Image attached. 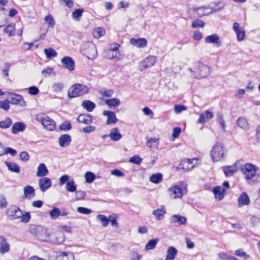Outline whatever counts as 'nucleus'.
Wrapping results in <instances>:
<instances>
[{
    "label": "nucleus",
    "instance_id": "nucleus-1",
    "mask_svg": "<svg viewBox=\"0 0 260 260\" xmlns=\"http://www.w3.org/2000/svg\"><path fill=\"white\" fill-rule=\"evenodd\" d=\"M210 154L213 162L222 161L228 156V150L223 144L217 142L212 146Z\"/></svg>",
    "mask_w": 260,
    "mask_h": 260
},
{
    "label": "nucleus",
    "instance_id": "nucleus-2",
    "mask_svg": "<svg viewBox=\"0 0 260 260\" xmlns=\"http://www.w3.org/2000/svg\"><path fill=\"white\" fill-rule=\"evenodd\" d=\"M190 70L192 73V76L199 79L207 78L211 73L210 68L201 62L196 63Z\"/></svg>",
    "mask_w": 260,
    "mask_h": 260
},
{
    "label": "nucleus",
    "instance_id": "nucleus-3",
    "mask_svg": "<svg viewBox=\"0 0 260 260\" xmlns=\"http://www.w3.org/2000/svg\"><path fill=\"white\" fill-rule=\"evenodd\" d=\"M82 54L88 59H93L97 55V50L94 44L91 42H85L81 46Z\"/></svg>",
    "mask_w": 260,
    "mask_h": 260
},
{
    "label": "nucleus",
    "instance_id": "nucleus-4",
    "mask_svg": "<svg viewBox=\"0 0 260 260\" xmlns=\"http://www.w3.org/2000/svg\"><path fill=\"white\" fill-rule=\"evenodd\" d=\"M36 119L49 131H53L55 128V122L44 113L38 114L36 116Z\"/></svg>",
    "mask_w": 260,
    "mask_h": 260
},
{
    "label": "nucleus",
    "instance_id": "nucleus-5",
    "mask_svg": "<svg viewBox=\"0 0 260 260\" xmlns=\"http://www.w3.org/2000/svg\"><path fill=\"white\" fill-rule=\"evenodd\" d=\"M88 87L84 85L76 84L73 85L68 92V95L70 98H74L83 95L88 92Z\"/></svg>",
    "mask_w": 260,
    "mask_h": 260
},
{
    "label": "nucleus",
    "instance_id": "nucleus-6",
    "mask_svg": "<svg viewBox=\"0 0 260 260\" xmlns=\"http://www.w3.org/2000/svg\"><path fill=\"white\" fill-rule=\"evenodd\" d=\"M257 168L251 164H246L242 169L246 180H251L255 176Z\"/></svg>",
    "mask_w": 260,
    "mask_h": 260
},
{
    "label": "nucleus",
    "instance_id": "nucleus-7",
    "mask_svg": "<svg viewBox=\"0 0 260 260\" xmlns=\"http://www.w3.org/2000/svg\"><path fill=\"white\" fill-rule=\"evenodd\" d=\"M65 240L64 234L63 232L61 231H56L51 232L50 239H46L49 242L54 244H62Z\"/></svg>",
    "mask_w": 260,
    "mask_h": 260
},
{
    "label": "nucleus",
    "instance_id": "nucleus-8",
    "mask_svg": "<svg viewBox=\"0 0 260 260\" xmlns=\"http://www.w3.org/2000/svg\"><path fill=\"white\" fill-rule=\"evenodd\" d=\"M157 60L155 56L149 55L141 61L139 65V70L143 71L149 67L154 65Z\"/></svg>",
    "mask_w": 260,
    "mask_h": 260
},
{
    "label": "nucleus",
    "instance_id": "nucleus-9",
    "mask_svg": "<svg viewBox=\"0 0 260 260\" xmlns=\"http://www.w3.org/2000/svg\"><path fill=\"white\" fill-rule=\"evenodd\" d=\"M9 102L13 105H18L21 107H24L26 106V102L23 99L22 95L16 94L13 92L9 93Z\"/></svg>",
    "mask_w": 260,
    "mask_h": 260
},
{
    "label": "nucleus",
    "instance_id": "nucleus-10",
    "mask_svg": "<svg viewBox=\"0 0 260 260\" xmlns=\"http://www.w3.org/2000/svg\"><path fill=\"white\" fill-rule=\"evenodd\" d=\"M7 214L12 219H19L22 216V211L16 206H11L8 209Z\"/></svg>",
    "mask_w": 260,
    "mask_h": 260
},
{
    "label": "nucleus",
    "instance_id": "nucleus-11",
    "mask_svg": "<svg viewBox=\"0 0 260 260\" xmlns=\"http://www.w3.org/2000/svg\"><path fill=\"white\" fill-rule=\"evenodd\" d=\"M38 185L41 191L45 192L52 185L51 179L47 177H42L39 179Z\"/></svg>",
    "mask_w": 260,
    "mask_h": 260
},
{
    "label": "nucleus",
    "instance_id": "nucleus-12",
    "mask_svg": "<svg viewBox=\"0 0 260 260\" xmlns=\"http://www.w3.org/2000/svg\"><path fill=\"white\" fill-rule=\"evenodd\" d=\"M196 160V159L192 160L189 159H184L180 163L178 169L182 170L184 171L191 170L193 168L194 165L193 164V161Z\"/></svg>",
    "mask_w": 260,
    "mask_h": 260
},
{
    "label": "nucleus",
    "instance_id": "nucleus-13",
    "mask_svg": "<svg viewBox=\"0 0 260 260\" xmlns=\"http://www.w3.org/2000/svg\"><path fill=\"white\" fill-rule=\"evenodd\" d=\"M169 194L173 199L181 198L183 196L182 190L178 185H175L169 189Z\"/></svg>",
    "mask_w": 260,
    "mask_h": 260
},
{
    "label": "nucleus",
    "instance_id": "nucleus-14",
    "mask_svg": "<svg viewBox=\"0 0 260 260\" xmlns=\"http://www.w3.org/2000/svg\"><path fill=\"white\" fill-rule=\"evenodd\" d=\"M62 66L70 71L75 70V62L73 58L69 56H65L61 59Z\"/></svg>",
    "mask_w": 260,
    "mask_h": 260
},
{
    "label": "nucleus",
    "instance_id": "nucleus-15",
    "mask_svg": "<svg viewBox=\"0 0 260 260\" xmlns=\"http://www.w3.org/2000/svg\"><path fill=\"white\" fill-rule=\"evenodd\" d=\"M103 114L107 117V124H115L118 121L115 113L113 111L105 110Z\"/></svg>",
    "mask_w": 260,
    "mask_h": 260
},
{
    "label": "nucleus",
    "instance_id": "nucleus-16",
    "mask_svg": "<svg viewBox=\"0 0 260 260\" xmlns=\"http://www.w3.org/2000/svg\"><path fill=\"white\" fill-rule=\"evenodd\" d=\"M119 47V45L118 44H114V47L111 48L109 50L108 54V58L109 59H113L114 58H116L118 60L120 59V52L118 51V49Z\"/></svg>",
    "mask_w": 260,
    "mask_h": 260
},
{
    "label": "nucleus",
    "instance_id": "nucleus-17",
    "mask_svg": "<svg viewBox=\"0 0 260 260\" xmlns=\"http://www.w3.org/2000/svg\"><path fill=\"white\" fill-rule=\"evenodd\" d=\"M129 43L132 45L138 48H144L147 46V41L145 38H131Z\"/></svg>",
    "mask_w": 260,
    "mask_h": 260
},
{
    "label": "nucleus",
    "instance_id": "nucleus-18",
    "mask_svg": "<svg viewBox=\"0 0 260 260\" xmlns=\"http://www.w3.org/2000/svg\"><path fill=\"white\" fill-rule=\"evenodd\" d=\"M233 29L237 35L238 40L239 41L243 40L245 37V31L243 29L240 27L238 23L235 22L234 23Z\"/></svg>",
    "mask_w": 260,
    "mask_h": 260
},
{
    "label": "nucleus",
    "instance_id": "nucleus-19",
    "mask_svg": "<svg viewBox=\"0 0 260 260\" xmlns=\"http://www.w3.org/2000/svg\"><path fill=\"white\" fill-rule=\"evenodd\" d=\"M205 42L206 43L215 44L217 47H219L221 45L219 37L217 34L207 36L205 39Z\"/></svg>",
    "mask_w": 260,
    "mask_h": 260
},
{
    "label": "nucleus",
    "instance_id": "nucleus-20",
    "mask_svg": "<svg viewBox=\"0 0 260 260\" xmlns=\"http://www.w3.org/2000/svg\"><path fill=\"white\" fill-rule=\"evenodd\" d=\"M72 141L71 136L68 134L61 135L58 139V143L61 147H65L69 146Z\"/></svg>",
    "mask_w": 260,
    "mask_h": 260
},
{
    "label": "nucleus",
    "instance_id": "nucleus-21",
    "mask_svg": "<svg viewBox=\"0 0 260 260\" xmlns=\"http://www.w3.org/2000/svg\"><path fill=\"white\" fill-rule=\"evenodd\" d=\"M213 117V114L211 112L206 110L200 114L198 123H205L208 120L211 119Z\"/></svg>",
    "mask_w": 260,
    "mask_h": 260
},
{
    "label": "nucleus",
    "instance_id": "nucleus-22",
    "mask_svg": "<svg viewBox=\"0 0 260 260\" xmlns=\"http://www.w3.org/2000/svg\"><path fill=\"white\" fill-rule=\"evenodd\" d=\"M24 196L25 199H31L35 196V190L30 185H26L23 188Z\"/></svg>",
    "mask_w": 260,
    "mask_h": 260
},
{
    "label": "nucleus",
    "instance_id": "nucleus-23",
    "mask_svg": "<svg viewBox=\"0 0 260 260\" xmlns=\"http://www.w3.org/2000/svg\"><path fill=\"white\" fill-rule=\"evenodd\" d=\"M26 128V125L22 122H15L12 126L11 132L13 134H17L19 132H23Z\"/></svg>",
    "mask_w": 260,
    "mask_h": 260
},
{
    "label": "nucleus",
    "instance_id": "nucleus-24",
    "mask_svg": "<svg viewBox=\"0 0 260 260\" xmlns=\"http://www.w3.org/2000/svg\"><path fill=\"white\" fill-rule=\"evenodd\" d=\"M178 254V250L173 246L169 247L166 252L165 260H174Z\"/></svg>",
    "mask_w": 260,
    "mask_h": 260
},
{
    "label": "nucleus",
    "instance_id": "nucleus-25",
    "mask_svg": "<svg viewBox=\"0 0 260 260\" xmlns=\"http://www.w3.org/2000/svg\"><path fill=\"white\" fill-rule=\"evenodd\" d=\"M250 204V199L248 194L245 192L242 193L238 200V206L240 207Z\"/></svg>",
    "mask_w": 260,
    "mask_h": 260
},
{
    "label": "nucleus",
    "instance_id": "nucleus-26",
    "mask_svg": "<svg viewBox=\"0 0 260 260\" xmlns=\"http://www.w3.org/2000/svg\"><path fill=\"white\" fill-rule=\"evenodd\" d=\"M77 121L80 123L88 125L92 122V117L89 114H81L78 116Z\"/></svg>",
    "mask_w": 260,
    "mask_h": 260
},
{
    "label": "nucleus",
    "instance_id": "nucleus-27",
    "mask_svg": "<svg viewBox=\"0 0 260 260\" xmlns=\"http://www.w3.org/2000/svg\"><path fill=\"white\" fill-rule=\"evenodd\" d=\"M0 252L4 254L8 252L10 249V245L7 242L6 239L3 236H0Z\"/></svg>",
    "mask_w": 260,
    "mask_h": 260
},
{
    "label": "nucleus",
    "instance_id": "nucleus-28",
    "mask_svg": "<svg viewBox=\"0 0 260 260\" xmlns=\"http://www.w3.org/2000/svg\"><path fill=\"white\" fill-rule=\"evenodd\" d=\"M237 125L243 130L247 131L250 125L247 120L244 117H240L236 121Z\"/></svg>",
    "mask_w": 260,
    "mask_h": 260
},
{
    "label": "nucleus",
    "instance_id": "nucleus-29",
    "mask_svg": "<svg viewBox=\"0 0 260 260\" xmlns=\"http://www.w3.org/2000/svg\"><path fill=\"white\" fill-rule=\"evenodd\" d=\"M186 218L180 215H174L171 218V223H178L179 225L185 224L186 223Z\"/></svg>",
    "mask_w": 260,
    "mask_h": 260
},
{
    "label": "nucleus",
    "instance_id": "nucleus-30",
    "mask_svg": "<svg viewBox=\"0 0 260 260\" xmlns=\"http://www.w3.org/2000/svg\"><path fill=\"white\" fill-rule=\"evenodd\" d=\"M108 136L112 140L115 141H118L122 138V135L119 133V129L117 127L111 129Z\"/></svg>",
    "mask_w": 260,
    "mask_h": 260
},
{
    "label": "nucleus",
    "instance_id": "nucleus-31",
    "mask_svg": "<svg viewBox=\"0 0 260 260\" xmlns=\"http://www.w3.org/2000/svg\"><path fill=\"white\" fill-rule=\"evenodd\" d=\"M49 171L43 163H41L37 168V176L38 177H44L48 175Z\"/></svg>",
    "mask_w": 260,
    "mask_h": 260
},
{
    "label": "nucleus",
    "instance_id": "nucleus-32",
    "mask_svg": "<svg viewBox=\"0 0 260 260\" xmlns=\"http://www.w3.org/2000/svg\"><path fill=\"white\" fill-rule=\"evenodd\" d=\"M193 11L197 12L198 15L200 17L208 15L212 12L211 11H209V8L206 7H196L193 8Z\"/></svg>",
    "mask_w": 260,
    "mask_h": 260
},
{
    "label": "nucleus",
    "instance_id": "nucleus-33",
    "mask_svg": "<svg viewBox=\"0 0 260 260\" xmlns=\"http://www.w3.org/2000/svg\"><path fill=\"white\" fill-rule=\"evenodd\" d=\"M224 191V189L221 186H217L213 189V193H214L215 198L218 200H221L223 198Z\"/></svg>",
    "mask_w": 260,
    "mask_h": 260
},
{
    "label": "nucleus",
    "instance_id": "nucleus-34",
    "mask_svg": "<svg viewBox=\"0 0 260 260\" xmlns=\"http://www.w3.org/2000/svg\"><path fill=\"white\" fill-rule=\"evenodd\" d=\"M237 171L236 166H225L223 168V171L227 177L232 176Z\"/></svg>",
    "mask_w": 260,
    "mask_h": 260
},
{
    "label": "nucleus",
    "instance_id": "nucleus-35",
    "mask_svg": "<svg viewBox=\"0 0 260 260\" xmlns=\"http://www.w3.org/2000/svg\"><path fill=\"white\" fill-rule=\"evenodd\" d=\"M5 164L8 167L9 170L17 173L20 172V167L18 165L14 162L5 161Z\"/></svg>",
    "mask_w": 260,
    "mask_h": 260
},
{
    "label": "nucleus",
    "instance_id": "nucleus-36",
    "mask_svg": "<svg viewBox=\"0 0 260 260\" xmlns=\"http://www.w3.org/2000/svg\"><path fill=\"white\" fill-rule=\"evenodd\" d=\"M162 175L161 173H157L152 174L149 178V181L154 184H158L162 180Z\"/></svg>",
    "mask_w": 260,
    "mask_h": 260
},
{
    "label": "nucleus",
    "instance_id": "nucleus-37",
    "mask_svg": "<svg viewBox=\"0 0 260 260\" xmlns=\"http://www.w3.org/2000/svg\"><path fill=\"white\" fill-rule=\"evenodd\" d=\"M51 234V232H50L43 228V232H42L40 235H38V239L41 241L49 242V241L45 240V239H50Z\"/></svg>",
    "mask_w": 260,
    "mask_h": 260
},
{
    "label": "nucleus",
    "instance_id": "nucleus-38",
    "mask_svg": "<svg viewBox=\"0 0 260 260\" xmlns=\"http://www.w3.org/2000/svg\"><path fill=\"white\" fill-rule=\"evenodd\" d=\"M159 241V239L155 238L150 240L145 246L146 250H150L154 249Z\"/></svg>",
    "mask_w": 260,
    "mask_h": 260
},
{
    "label": "nucleus",
    "instance_id": "nucleus-39",
    "mask_svg": "<svg viewBox=\"0 0 260 260\" xmlns=\"http://www.w3.org/2000/svg\"><path fill=\"white\" fill-rule=\"evenodd\" d=\"M15 29V24L14 23L7 25L4 28L5 33L7 34L9 37L14 36V30Z\"/></svg>",
    "mask_w": 260,
    "mask_h": 260
},
{
    "label": "nucleus",
    "instance_id": "nucleus-40",
    "mask_svg": "<svg viewBox=\"0 0 260 260\" xmlns=\"http://www.w3.org/2000/svg\"><path fill=\"white\" fill-rule=\"evenodd\" d=\"M30 232L31 234L38 238V235L43 232V228L41 226L31 225L30 228Z\"/></svg>",
    "mask_w": 260,
    "mask_h": 260
},
{
    "label": "nucleus",
    "instance_id": "nucleus-41",
    "mask_svg": "<svg viewBox=\"0 0 260 260\" xmlns=\"http://www.w3.org/2000/svg\"><path fill=\"white\" fill-rule=\"evenodd\" d=\"M83 108L88 112H91L95 107V105L90 101H85L82 104Z\"/></svg>",
    "mask_w": 260,
    "mask_h": 260
},
{
    "label": "nucleus",
    "instance_id": "nucleus-42",
    "mask_svg": "<svg viewBox=\"0 0 260 260\" xmlns=\"http://www.w3.org/2000/svg\"><path fill=\"white\" fill-rule=\"evenodd\" d=\"M58 260H75L74 255L72 252H62L61 253Z\"/></svg>",
    "mask_w": 260,
    "mask_h": 260
},
{
    "label": "nucleus",
    "instance_id": "nucleus-43",
    "mask_svg": "<svg viewBox=\"0 0 260 260\" xmlns=\"http://www.w3.org/2000/svg\"><path fill=\"white\" fill-rule=\"evenodd\" d=\"M44 52L46 56V57L48 59H51L53 57H55L57 55V52L52 48L45 49Z\"/></svg>",
    "mask_w": 260,
    "mask_h": 260
},
{
    "label": "nucleus",
    "instance_id": "nucleus-44",
    "mask_svg": "<svg viewBox=\"0 0 260 260\" xmlns=\"http://www.w3.org/2000/svg\"><path fill=\"white\" fill-rule=\"evenodd\" d=\"M165 213L166 210L164 208L157 209L155 210H154L152 212L153 215L156 216L157 219L158 220L162 219Z\"/></svg>",
    "mask_w": 260,
    "mask_h": 260
},
{
    "label": "nucleus",
    "instance_id": "nucleus-45",
    "mask_svg": "<svg viewBox=\"0 0 260 260\" xmlns=\"http://www.w3.org/2000/svg\"><path fill=\"white\" fill-rule=\"evenodd\" d=\"M105 103L110 107H116L119 105L120 102L117 98L106 100Z\"/></svg>",
    "mask_w": 260,
    "mask_h": 260
},
{
    "label": "nucleus",
    "instance_id": "nucleus-46",
    "mask_svg": "<svg viewBox=\"0 0 260 260\" xmlns=\"http://www.w3.org/2000/svg\"><path fill=\"white\" fill-rule=\"evenodd\" d=\"M66 188L69 192H75L76 191V185L73 180H69L66 184Z\"/></svg>",
    "mask_w": 260,
    "mask_h": 260
},
{
    "label": "nucleus",
    "instance_id": "nucleus-47",
    "mask_svg": "<svg viewBox=\"0 0 260 260\" xmlns=\"http://www.w3.org/2000/svg\"><path fill=\"white\" fill-rule=\"evenodd\" d=\"M105 34V30L102 27H98L95 28L93 30V36L95 38L99 39L103 36Z\"/></svg>",
    "mask_w": 260,
    "mask_h": 260
},
{
    "label": "nucleus",
    "instance_id": "nucleus-48",
    "mask_svg": "<svg viewBox=\"0 0 260 260\" xmlns=\"http://www.w3.org/2000/svg\"><path fill=\"white\" fill-rule=\"evenodd\" d=\"M96 218L101 221L102 225L104 227L107 226L109 223L110 219L104 215L99 214L97 215Z\"/></svg>",
    "mask_w": 260,
    "mask_h": 260
},
{
    "label": "nucleus",
    "instance_id": "nucleus-49",
    "mask_svg": "<svg viewBox=\"0 0 260 260\" xmlns=\"http://www.w3.org/2000/svg\"><path fill=\"white\" fill-rule=\"evenodd\" d=\"M12 120L10 117H7L4 120L0 121V128H8L12 124Z\"/></svg>",
    "mask_w": 260,
    "mask_h": 260
},
{
    "label": "nucleus",
    "instance_id": "nucleus-50",
    "mask_svg": "<svg viewBox=\"0 0 260 260\" xmlns=\"http://www.w3.org/2000/svg\"><path fill=\"white\" fill-rule=\"evenodd\" d=\"M84 10L82 9H76L72 14V18L75 20L79 21L82 15Z\"/></svg>",
    "mask_w": 260,
    "mask_h": 260
},
{
    "label": "nucleus",
    "instance_id": "nucleus-51",
    "mask_svg": "<svg viewBox=\"0 0 260 260\" xmlns=\"http://www.w3.org/2000/svg\"><path fill=\"white\" fill-rule=\"evenodd\" d=\"M60 210L59 208L53 207V209L50 211L49 214L52 219H55L60 216Z\"/></svg>",
    "mask_w": 260,
    "mask_h": 260
},
{
    "label": "nucleus",
    "instance_id": "nucleus-52",
    "mask_svg": "<svg viewBox=\"0 0 260 260\" xmlns=\"http://www.w3.org/2000/svg\"><path fill=\"white\" fill-rule=\"evenodd\" d=\"M217 121L221 125L223 132L226 131V125L223 115L222 114L219 113L217 115Z\"/></svg>",
    "mask_w": 260,
    "mask_h": 260
},
{
    "label": "nucleus",
    "instance_id": "nucleus-53",
    "mask_svg": "<svg viewBox=\"0 0 260 260\" xmlns=\"http://www.w3.org/2000/svg\"><path fill=\"white\" fill-rule=\"evenodd\" d=\"M86 182L88 183H91L94 181L95 179V174L91 172H87L85 174Z\"/></svg>",
    "mask_w": 260,
    "mask_h": 260
},
{
    "label": "nucleus",
    "instance_id": "nucleus-54",
    "mask_svg": "<svg viewBox=\"0 0 260 260\" xmlns=\"http://www.w3.org/2000/svg\"><path fill=\"white\" fill-rule=\"evenodd\" d=\"M45 20L48 22V27L53 28L55 25V21L53 18L50 16L48 15L45 17Z\"/></svg>",
    "mask_w": 260,
    "mask_h": 260
},
{
    "label": "nucleus",
    "instance_id": "nucleus-55",
    "mask_svg": "<svg viewBox=\"0 0 260 260\" xmlns=\"http://www.w3.org/2000/svg\"><path fill=\"white\" fill-rule=\"evenodd\" d=\"M63 87V85L62 83H54L52 86V90L55 92L60 91Z\"/></svg>",
    "mask_w": 260,
    "mask_h": 260
},
{
    "label": "nucleus",
    "instance_id": "nucleus-56",
    "mask_svg": "<svg viewBox=\"0 0 260 260\" xmlns=\"http://www.w3.org/2000/svg\"><path fill=\"white\" fill-rule=\"evenodd\" d=\"M77 211L78 212L84 215L90 214L92 212L90 209H88L82 207H78L77 209Z\"/></svg>",
    "mask_w": 260,
    "mask_h": 260
},
{
    "label": "nucleus",
    "instance_id": "nucleus-57",
    "mask_svg": "<svg viewBox=\"0 0 260 260\" xmlns=\"http://www.w3.org/2000/svg\"><path fill=\"white\" fill-rule=\"evenodd\" d=\"M205 23L201 20H196L192 22L191 27L193 28L203 27Z\"/></svg>",
    "mask_w": 260,
    "mask_h": 260
},
{
    "label": "nucleus",
    "instance_id": "nucleus-58",
    "mask_svg": "<svg viewBox=\"0 0 260 260\" xmlns=\"http://www.w3.org/2000/svg\"><path fill=\"white\" fill-rule=\"evenodd\" d=\"M153 144H156L158 145L159 144V139L153 138L148 139L146 145L147 147L151 148Z\"/></svg>",
    "mask_w": 260,
    "mask_h": 260
},
{
    "label": "nucleus",
    "instance_id": "nucleus-59",
    "mask_svg": "<svg viewBox=\"0 0 260 260\" xmlns=\"http://www.w3.org/2000/svg\"><path fill=\"white\" fill-rule=\"evenodd\" d=\"M174 111L176 113L179 114L187 109V107L182 105H176L174 106Z\"/></svg>",
    "mask_w": 260,
    "mask_h": 260
},
{
    "label": "nucleus",
    "instance_id": "nucleus-60",
    "mask_svg": "<svg viewBox=\"0 0 260 260\" xmlns=\"http://www.w3.org/2000/svg\"><path fill=\"white\" fill-rule=\"evenodd\" d=\"M21 222L23 223H27L30 219V214L29 212H26L20 217Z\"/></svg>",
    "mask_w": 260,
    "mask_h": 260
},
{
    "label": "nucleus",
    "instance_id": "nucleus-61",
    "mask_svg": "<svg viewBox=\"0 0 260 260\" xmlns=\"http://www.w3.org/2000/svg\"><path fill=\"white\" fill-rule=\"evenodd\" d=\"M0 108L6 111H8L10 109L9 101L5 100L3 101H0Z\"/></svg>",
    "mask_w": 260,
    "mask_h": 260
},
{
    "label": "nucleus",
    "instance_id": "nucleus-62",
    "mask_svg": "<svg viewBox=\"0 0 260 260\" xmlns=\"http://www.w3.org/2000/svg\"><path fill=\"white\" fill-rule=\"evenodd\" d=\"M142 161V159L138 155H135L130 158L129 161L131 163L140 165Z\"/></svg>",
    "mask_w": 260,
    "mask_h": 260
},
{
    "label": "nucleus",
    "instance_id": "nucleus-63",
    "mask_svg": "<svg viewBox=\"0 0 260 260\" xmlns=\"http://www.w3.org/2000/svg\"><path fill=\"white\" fill-rule=\"evenodd\" d=\"M29 94L32 95H36L39 93V90L36 86H31L27 88Z\"/></svg>",
    "mask_w": 260,
    "mask_h": 260
},
{
    "label": "nucleus",
    "instance_id": "nucleus-64",
    "mask_svg": "<svg viewBox=\"0 0 260 260\" xmlns=\"http://www.w3.org/2000/svg\"><path fill=\"white\" fill-rule=\"evenodd\" d=\"M72 128L71 124L70 122H65L62 123L59 127L60 130L68 131L71 129Z\"/></svg>",
    "mask_w": 260,
    "mask_h": 260
}]
</instances>
